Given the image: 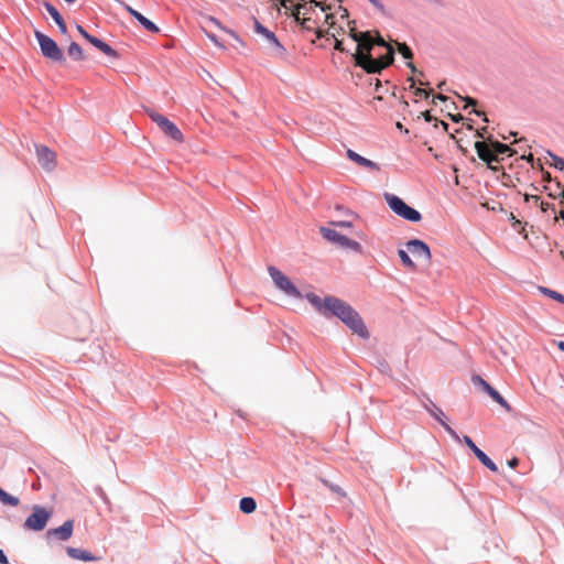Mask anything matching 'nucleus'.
<instances>
[{
    "label": "nucleus",
    "mask_w": 564,
    "mask_h": 564,
    "mask_svg": "<svg viewBox=\"0 0 564 564\" xmlns=\"http://www.w3.org/2000/svg\"><path fill=\"white\" fill-rule=\"evenodd\" d=\"M350 37L356 42L352 57L355 65L368 74H379L394 61V48L376 32L373 39L370 32H358L355 26L349 29Z\"/></svg>",
    "instance_id": "obj_1"
},
{
    "label": "nucleus",
    "mask_w": 564,
    "mask_h": 564,
    "mask_svg": "<svg viewBox=\"0 0 564 564\" xmlns=\"http://www.w3.org/2000/svg\"><path fill=\"white\" fill-rule=\"evenodd\" d=\"M306 297L323 315L326 316L328 313H330L337 316L355 334L362 338H368L369 333L361 317L349 304L343 300L335 296H327L322 300L319 296L313 293L307 294Z\"/></svg>",
    "instance_id": "obj_2"
},
{
    "label": "nucleus",
    "mask_w": 564,
    "mask_h": 564,
    "mask_svg": "<svg viewBox=\"0 0 564 564\" xmlns=\"http://www.w3.org/2000/svg\"><path fill=\"white\" fill-rule=\"evenodd\" d=\"M53 516V509L34 505L32 513L25 519L23 528L30 531H42Z\"/></svg>",
    "instance_id": "obj_3"
},
{
    "label": "nucleus",
    "mask_w": 564,
    "mask_h": 564,
    "mask_svg": "<svg viewBox=\"0 0 564 564\" xmlns=\"http://www.w3.org/2000/svg\"><path fill=\"white\" fill-rule=\"evenodd\" d=\"M34 35L39 42L41 53L44 57L56 63H64L65 56L63 51L58 47L57 43L40 31H35Z\"/></svg>",
    "instance_id": "obj_4"
},
{
    "label": "nucleus",
    "mask_w": 564,
    "mask_h": 564,
    "mask_svg": "<svg viewBox=\"0 0 564 564\" xmlns=\"http://www.w3.org/2000/svg\"><path fill=\"white\" fill-rule=\"evenodd\" d=\"M389 207L399 216L403 217L409 221H420L422 216L421 214L406 205L400 197L394 195H386Z\"/></svg>",
    "instance_id": "obj_5"
},
{
    "label": "nucleus",
    "mask_w": 564,
    "mask_h": 564,
    "mask_svg": "<svg viewBox=\"0 0 564 564\" xmlns=\"http://www.w3.org/2000/svg\"><path fill=\"white\" fill-rule=\"evenodd\" d=\"M269 274L274 283V285L285 293L289 296L300 299L302 297L301 292L291 282V280L284 275L279 269L275 267H269Z\"/></svg>",
    "instance_id": "obj_6"
},
{
    "label": "nucleus",
    "mask_w": 564,
    "mask_h": 564,
    "mask_svg": "<svg viewBox=\"0 0 564 564\" xmlns=\"http://www.w3.org/2000/svg\"><path fill=\"white\" fill-rule=\"evenodd\" d=\"M321 234L326 240L336 243L341 248L349 249L355 252H361V245L358 241L351 240L334 229L322 227Z\"/></svg>",
    "instance_id": "obj_7"
},
{
    "label": "nucleus",
    "mask_w": 564,
    "mask_h": 564,
    "mask_svg": "<svg viewBox=\"0 0 564 564\" xmlns=\"http://www.w3.org/2000/svg\"><path fill=\"white\" fill-rule=\"evenodd\" d=\"M35 150L41 166L46 171H53L56 167V153L46 145H36Z\"/></svg>",
    "instance_id": "obj_8"
},
{
    "label": "nucleus",
    "mask_w": 564,
    "mask_h": 564,
    "mask_svg": "<svg viewBox=\"0 0 564 564\" xmlns=\"http://www.w3.org/2000/svg\"><path fill=\"white\" fill-rule=\"evenodd\" d=\"M406 248L414 257L424 259L429 264L431 263V250L424 241L420 239H412L408 241Z\"/></svg>",
    "instance_id": "obj_9"
},
{
    "label": "nucleus",
    "mask_w": 564,
    "mask_h": 564,
    "mask_svg": "<svg viewBox=\"0 0 564 564\" xmlns=\"http://www.w3.org/2000/svg\"><path fill=\"white\" fill-rule=\"evenodd\" d=\"M117 3H119L131 17H133L147 31L152 33H159L160 29L149 19H147L144 15H142L140 12L134 10L132 7L127 4L122 0H115Z\"/></svg>",
    "instance_id": "obj_10"
},
{
    "label": "nucleus",
    "mask_w": 564,
    "mask_h": 564,
    "mask_svg": "<svg viewBox=\"0 0 564 564\" xmlns=\"http://www.w3.org/2000/svg\"><path fill=\"white\" fill-rule=\"evenodd\" d=\"M254 29L258 34L264 36L269 44L271 45L272 51L278 55L284 54V47L281 45L274 33L264 28L260 22L256 21Z\"/></svg>",
    "instance_id": "obj_11"
},
{
    "label": "nucleus",
    "mask_w": 564,
    "mask_h": 564,
    "mask_svg": "<svg viewBox=\"0 0 564 564\" xmlns=\"http://www.w3.org/2000/svg\"><path fill=\"white\" fill-rule=\"evenodd\" d=\"M463 442L473 451L481 464L494 473L498 471L497 465L474 443L469 436L465 435L463 437Z\"/></svg>",
    "instance_id": "obj_12"
},
{
    "label": "nucleus",
    "mask_w": 564,
    "mask_h": 564,
    "mask_svg": "<svg viewBox=\"0 0 564 564\" xmlns=\"http://www.w3.org/2000/svg\"><path fill=\"white\" fill-rule=\"evenodd\" d=\"M475 149L479 159L486 162L488 167H492V163L499 162L494 149H491L486 142L477 141L475 143Z\"/></svg>",
    "instance_id": "obj_13"
},
{
    "label": "nucleus",
    "mask_w": 564,
    "mask_h": 564,
    "mask_svg": "<svg viewBox=\"0 0 564 564\" xmlns=\"http://www.w3.org/2000/svg\"><path fill=\"white\" fill-rule=\"evenodd\" d=\"M425 409L429 411V413L434 416L441 424L442 426L445 429V431L456 441H460V437L459 435L444 421V412L437 408L434 403L431 402V406L430 405H424Z\"/></svg>",
    "instance_id": "obj_14"
},
{
    "label": "nucleus",
    "mask_w": 564,
    "mask_h": 564,
    "mask_svg": "<svg viewBox=\"0 0 564 564\" xmlns=\"http://www.w3.org/2000/svg\"><path fill=\"white\" fill-rule=\"evenodd\" d=\"M73 529L74 521L67 520L61 527L48 530L47 534L56 536L61 541H67L73 534Z\"/></svg>",
    "instance_id": "obj_15"
},
{
    "label": "nucleus",
    "mask_w": 564,
    "mask_h": 564,
    "mask_svg": "<svg viewBox=\"0 0 564 564\" xmlns=\"http://www.w3.org/2000/svg\"><path fill=\"white\" fill-rule=\"evenodd\" d=\"M161 130L171 139L175 140L178 143L184 141L183 133L181 130L167 119V121L161 127Z\"/></svg>",
    "instance_id": "obj_16"
},
{
    "label": "nucleus",
    "mask_w": 564,
    "mask_h": 564,
    "mask_svg": "<svg viewBox=\"0 0 564 564\" xmlns=\"http://www.w3.org/2000/svg\"><path fill=\"white\" fill-rule=\"evenodd\" d=\"M68 556H70L74 560H80L85 562H93L97 561L98 558L94 556L91 553L76 547H67L66 550Z\"/></svg>",
    "instance_id": "obj_17"
},
{
    "label": "nucleus",
    "mask_w": 564,
    "mask_h": 564,
    "mask_svg": "<svg viewBox=\"0 0 564 564\" xmlns=\"http://www.w3.org/2000/svg\"><path fill=\"white\" fill-rule=\"evenodd\" d=\"M87 41L91 45H94L96 48H98L100 52H102L104 54L111 56V57L117 56L116 51L110 45H108L104 41L99 40L98 37L90 35Z\"/></svg>",
    "instance_id": "obj_18"
},
{
    "label": "nucleus",
    "mask_w": 564,
    "mask_h": 564,
    "mask_svg": "<svg viewBox=\"0 0 564 564\" xmlns=\"http://www.w3.org/2000/svg\"><path fill=\"white\" fill-rule=\"evenodd\" d=\"M347 156L349 160H351L359 166L368 167V169H377V164L375 162L359 155L358 153H356L355 151H352L350 149L347 150Z\"/></svg>",
    "instance_id": "obj_19"
},
{
    "label": "nucleus",
    "mask_w": 564,
    "mask_h": 564,
    "mask_svg": "<svg viewBox=\"0 0 564 564\" xmlns=\"http://www.w3.org/2000/svg\"><path fill=\"white\" fill-rule=\"evenodd\" d=\"M239 508L243 513H251L256 510V500L251 497H245L239 502Z\"/></svg>",
    "instance_id": "obj_20"
},
{
    "label": "nucleus",
    "mask_w": 564,
    "mask_h": 564,
    "mask_svg": "<svg viewBox=\"0 0 564 564\" xmlns=\"http://www.w3.org/2000/svg\"><path fill=\"white\" fill-rule=\"evenodd\" d=\"M67 53L75 61H83L85 58L82 47L76 42L69 44Z\"/></svg>",
    "instance_id": "obj_21"
},
{
    "label": "nucleus",
    "mask_w": 564,
    "mask_h": 564,
    "mask_svg": "<svg viewBox=\"0 0 564 564\" xmlns=\"http://www.w3.org/2000/svg\"><path fill=\"white\" fill-rule=\"evenodd\" d=\"M0 502L7 506L17 507L20 503V499L18 497L9 495L0 487Z\"/></svg>",
    "instance_id": "obj_22"
},
{
    "label": "nucleus",
    "mask_w": 564,
    "mask_h": 564,
    "mask_svg": "<svg viewBox=\"0 0 564 564\" xmlns=\"http://www.w3.org/2000/svg\"><path fill=\"white\" fill-rule=\"evenodd\" d=\"M498 404H500L506 410L510 411V404L505 400V398L494 388L487 392Z\"/></svg>",
    "instance_id": "obj_23"
},
{
    "label": "nucleus",
    "mask_w": 564,
    "mask_h": 564,
    "mask_svg": "<svg viewBox=\"0 0 564 564\" xmlns=\"http://www.w3.org/2000/svg\"><path fill=\"white\" fill-rule=\"evenodd\" d=\"M491 147L494 149V152L497 154V156L499 154L512 155V151H511L510 147L507 145V144H503V143H500L498 141H495V142L491 143Z\"/></svg>",
    "instance_id": "obj_24"
},
{
    "label": "nucleus",
    "mask_w": 564,
    "mask_h": 564,
    "mask_svg": "<svg viewBox=\"0 0 564 564\" xmlns=\"http://www.w3.org/2000/svg\"><path fill=\"white\" fill-rule=\"evenodd\" d=\"M408 82H410V89L414 90L415 96L423 97V98H427L430 96V91H427L421 87H415L416 82L413 77H409Z\"/></svg>",
    "instance_id": "obj_25"
},
{
    "label": "nucleus",
    "mask_w": 564,
    "mask_h": 564,
    "mask_svg": "<svg viewBox=\"0 0 564 564\" xmlns=\"http://www.w3.org/2000/svg\"><path fill=\"white\" fill-rule=\"evenodd\" d=\"M43 6L48 12V14L52 17V19L55 21V23L63 19V17L59 14V12L53 4H51L50 2H43Z\"/></svg>",
    "instance_id": "obj_26"
},
{
    "label": "nucleus",
    "mask_w": 564,
    "mask_h": 564,
    "mask_svg": "<svg viewBox=\"0 0 564 564\" xmlns=\"http://www.w3.org/2000/svg\"><path fill=\"white\" fill-rule=\"evenodd\" d=\"M398 51L399 53L408 61H411L413 58V53L411 48L405 43H398Z\"/></svg>",
    "instance_id": "obj_27"
},
{
    "label": "nucleus",
    "mask_w": 564,
    "mask_h": 564,
    "mask_svg": "<svg viewBox=\"0 0 564 564\" xmlns=\"http://www.w3.org/2000/svg\"><path fill=\"white\" fill-rule=\"evenodd\" d=\"M398 253H399V257H400V259H401L402 263H403L405 267L410 268L411 270H415L416 265H415V263L412 261V259L409 257V254H408V252H406V251H404V250H399V252H398Z\"/></svg>",
    "instance_id": "obj_28"
},
{
    "label": "nucleus",
    "mask_w": 564,
    "mask_h": 564,
    "mask_svg": "<svg viewBox=\"0 0 564 564\" xmlns=\"http://www.w3.org/2000/svg\"><path fill=\"white\" fill-rule=\"evenodd\" d=\"M149 117L154 121L160 128L167 121V118L156 111H150Z\"/></svg>",
    "instance_id": "obj_29"
},
{
    "label": "nucleus",
    "mask_w": 564,
    "mask_h": 564,
    "mask_svg": "<svg viewBox=\"0 0 564 564\" xmlns=\"http://www.w3.org/2000/svg\"><path fill=\"white\" fill-rule=\"evenodd\" d=\"M323 14H324V23L328 25V29L326 31H324V33H325V35L330 34L329 31L332 29H334V25H335L334 14L330 12H327V11Z\"/></svg>",
    "instance_id": "obj_30"
},
{
    "label": "nucleus",
    "mask_w": 564,
    "mask_h": 564,
    "mask_svg": "<svg viewBox=\"0 0 564 564\" xmlns=\"http://www.w3.org/2000/svg\"><path fill=\"white\" fill-rule=\"evenodd\" d=\"M545 294H547L553 300H556L560 303H564V296L555 291L542 289Z\"/></svg>",
    "instance_id": "obj_31"
},
{
    "label": "nucleus",
    "mask_w": 564,
    "mask_h": 564,
    "mask_svg": "<svg viewBox=\"0 0 564 564\" xmlns=\"http://www.w3.org/2000/svg\"><path fill=\"white\" fill-rule=\"evenodd\" d=\"M330 9L329 6H325L324 1L317 7V13H312V17H317V20L321 21V15Z\"/></svg>",
    "instance_id": "obj_32"
},
{
    "label": "nucleus",
    "mask_w": 564,
    "mask_h": 564,
    "mask_svg": "<svg viewBox=\"0 0 564 564\" xmlns=\"http://www.w3.org/2000/svg\"><path fill=\"white\" fill-rule=\"evenodd\" d=\"M329 35H330L332 37H334V39H335V46H334V47H335V50H337V51H339V52H348V50H346V48L344 47L343 41H341V40H338V37H337V34H336V33L330 32V34H329Z\"/></svg>",
    "instance_id": "obj_33"
},
{
    "label": "nucleus",
    "mask_w": 564,
    "mask_h": 564,
    "mask_svg": "<svg viewBox=\"0 0 564 564\" xmlns=\"http://www.w3.org/2000/svg\"><path fill=\"white\" fill-rule=\"evenodd\" d=\"M474 382L479 384L486 392H488L489 390H491V386L485 381L481 377L477 376L474 378Z\"/></svg>",
    "instance_id": "obj_34"
},
{
    "label": "nucleus",
    "mask_w": 564,
    "mask_h": 564,
    "mask_svg": "<svg viewBox=\"0 0 564 564\" xmlns=\"http://www.w3.org/2000/svg\"><path fill=\"white\" fill-rule=\"evenodd\" d=\"M550 155H551V158H552V160H553V163H552V164H553L555 167L560 169V170H564V159H562V158H560V156H556V155H554V154H551V153H550Z\"/></svg>",
    "instance_id": "obj_35"
},
{
    "label": "nucleus",
    "mask_w": 564,
    "mask_h": 564,
    "mask_svg": "<svg viewBox=\"0 0 564 564\" xmlns=\"http://www.w3.org/2000/svg\"><path fill=\"white\" fill-rule=\"evenodd\" d=\"M376 9L384 13V6L380 0H368Z\"/></svg>",
    "instance_id": "obj_36"
},
{
    "label": "nucleus",
    "mask_w": 564,
    "mask_h": 564,
    "mask_svg": "<svg viewBox=\"0 0 564 564\" xmlns=\"http://www.w3.org/2000/svg\"><path fill=\"white\" fill-rule=\"evenodd\" d=\"M56 24H57V26H58V29H59L62 34H66L67 33V25H66L64 19H62L61 21L56 22Z\"/></svg>",
    "instance_id": "obj_37"
},
{
    "label": "nucleus",
    "mask_w": 564,
    "mask_h": 564,
    "mask_svg": "<svg viewBox=\"0 0 564 564\" xmlns=\"http://www.w3.org/2000/svg\"><path fill=\"white\" fill-rule=\"evenodd\" d=\"M524 200H525V202H532V200H533L535 204H538V203H539V200H540V197H539V196H536V195H529V194H525V195H524Z\"/></svg>",
    "instance_id": "obj_38"
},
{
    "label": "nucleus",
    "mask_w": 564,
    "mask_h": 564,
    "mask_svg": "<svg viewBox=\"0 0 564 564\" xmlns=\"http://www.w3.org/2000/svg\"><path fill=\"white\" fill-rule=\"evenodd\" d=\"M334 226L343 227V228H350L352 225L349 221H334L332 223Z\"/></svg>",
    "instance_id": "obj_39"
},
{
    "label": "nucleus",
    "mask_w": 564,
    "mask_h": 564,
    "mask_svg": "<svg viewBox=\"0 0 564 564\" xmlns=\"http://www.w3.org/2000/svg\"><path fill=\"white\" fill-rule=\"evenodd\" d=\"M540 205V208L542 212H546L549 208H552L554 210V207L553 205L549 204V203H545V202H540L538 203Z\"/></svg>",
    "instance_id": "obj_40"
},
{
    "label": "nucleus",
    "mask_w": 564,
    "mask_h": 564,
    "mask_svg": "<svg viewBox=\"0 0 564 564\" xmlns=\"http://www.w3.org/2000/svg\"><path fill=\"white\" fill-rule=\"evenodd\" d=\"M462 99L466 101L465 108L468 106H476V104H477L476 99H474L471 97H462Z\"/></svg>",
    "instance_id": "obj_41"
},
{
    "label": "nucleus",
    "mask_w": 564,
    "mask_h": 564,
    "mask_svg": "<svg viewBox=\"0 0 564 564\" xmlns=\"http://www.w3.org/2000/svg\"><path fill=\"white\" fill-rule=\"evenodd\" d=\"M77 30L78 32L82 34L83 37H85L86 40H88V37L90 36V34L82 26V25H77Z\"/></svg>",
    "instance_id": "obj_42"
},
{
    "label": "nucleus",
    "mask_w": 564,
    "mask_h": 564,
    "mask_svg": "<svg viewBox=\"0 0 564 564\" xmlns=\"http://www.w3.org/2000/svg\"><path fill=\"white\" fill-rule=\"evenodd\" d=\"M519 465V459L517 457L511 458L508 460V466L510 468H516Z\"/></svg>",
    "instance_id": "obj_43"
},
{
    "label": "nucleus",
    "mask_w": 564,
    "mask_h": 564,
    "mask_svg": "<svg viewBox=\"0 0 564 564\" xmlns=\"http://www.w3.org/2000/svg\"><path fill=\"white\" fill-rule=\"evenodd\" d=\"M271 1L276 7L280 4V6H283L286 10L291 9V7H289V4H286L285 1H283V0H271Z\"/></svg>",
    "instance_id": "obj_44"
},
{
    "label": "nucleus",
    "mask_w": 564,
    "mask_h": 564,
    "mask_svg": "<svg viewBox=\"0 0 564 564\" xmlns=\"http://www.w3.org/2000/svg\"><path fill=\"white\" fill-rule=\"evenodd\" d=\"M436 100L445 101V100H447V97H446V96H444V95H442V94H438V95L434 96V98H433L432 102H433L434 105H436Z\"/></svg>",
    "instance_id": "obj_45"
},
{
    "label": "nucleus",
    "mask_w": 564,
    "mask_h": 564,
    "mask_svg": "<svg viewBox=\"0 0 564 564\" xmlns=\"http://www.w3.org/2000/svg\"><path fill=\"white\" fill-rule=\"evenodd\" d=\"M338 11H339V13H340V18H341V19H346V18H348V10H347V9H345V8H343V7H338Z\"/></svg>",
    "instance_id": "obj_46"
},
{
    "label": "nucleus",
    "mask_w": 564,
    "mask_h": 564,
    "mask_svg": "<svg viewBox=\"0 0 564 564\" xmlns=\"http://www.w3.org/2000/svg\"><path fill=\"white\" fill-rule=\"evenodd\" d=\"M406 67H409L412 73H419L416 66L411 61L406 63ZM420 74L422 75V72H420Z\"/></svg>",
    "instance_id": "obj_47"
},
{
    "label": "nucleus",
    "mask_w": 564,
    "mask_h": 564,
    "mask_svg": "<svg viewBox=\"0 0 564 564\" xmlns=\"http://www.w3.org/2000/svg\"><path fill=\"white\" fill-rule=\"evenodd\" d=\"M422 116L427 122H431L434 119L429 110L424 111Z\"/></svg>",
    "instance_id": "obj_48"
},
{
    "label": "nucleus",
    "mask_w": 564,
    "mask_h": 564,
    "mask_svg": "<svg viewBox=\"0 0 564 564\" xmlns=\"http://www.w3.org/2000/svg\"><path fill=\"white\" fill-rule=\"evenodd\" d=\"M451 119L454 121V122H459L464 119V117L462 115H449Z\"/></svg>",
    "instance_id": "obj_49"
},
{
    "label": "nucleus",
    "mask_w": 564,
    "mask_h": 564,
    "mask_svg": "<svg viewBox=\"0 0 564 564\" xmlns=\"http://www.w3.org/2000/svg\"><path fill=\"white\" fill-rule=\"evenodd\" d=\"M0 564H8V558L2 550H0Z\"/></svg>",
    "instance_id": "obj_50"
},
{
    "label": "nucleus",
    "mask_w": 564,
    "mask_h": 564,
    "mask_svg": "<svg viewBox=\"0 0 564 564\" xmlns=\"http://www.w3.org/2000/svg\"><path fill=\"white\" fill-rule=\"evenodd\" d=\"M473 112H475L477 116L482 117L484 121L488 122V119L486 117V113L479 110L474 109Z\"/></svg>",
    "instance_id": "obj_51"
},
{
    "label": "nucleus",
    "mask_w": 564,
    "mask_h": 564,
    "mask_svg": "<svg viewBox=\"0 0 564 564\" xmlns=\"http://www.w3.org/2000/svg\"><path fill=\"white\" fill-rule=\"evenodd\" d=\"M329 487H330V489H332V490H334L335 492H338V494L344 495V492H341V489H340L339 487H337V486H333V485H330Z\"/></svg>",
    "instance_id": "obj_52"
},
{
    "label": "nucleus",
    "mask_w": 564,
    "mask_h": 564,
    "mask_svg": "<svg viewBox=\"0 0 564 564\" xmlns=\"http://www.w3.org/2000/svg\"><path fill=\"white\" fill-rule=\"evenodd\" d=\"M557 348L564 352V341H557L556 343Z\"/></svg>",
    "instance_id": "obj_53"
},
{
    "label": "nucleus",
    "mask_w": 564,
    "mask_h": 564,
    "mask_svg": "<svg viewBox=\"0 0 564 564\" xmlns=\"http://www.w3.org/2000/svg\"><path fill=\"white\" fill-rule=\"evenodd\" d=\"M485 132H486V128H482V129L477 131V135L480 137V138H484Z\"/></svg>",
    "instance_id": "obj_54"
},
{
    "label": "nucleus",
    "mask_w": 564,
    "mask_h": 564,
    "mask_svg": "<svg viewBox=\"0 0 564 564\" xmlns=\"http://www.w3.org/2000/svg\"><path fill=\"white\" fill-rule=\"evenodd\" d=\"M511 219L514 220V224L512 225L513 227H516L517 225H520V221L519 220H516L514 216L511 214Z\"/></svg>",
    "instance_id": "obj_55"
},
{
    "label": "nucleus",
    "mask_w": 564,
    "mask_h": 564,
    "mask_svg": "<svg viewBox=\"0 0 564 564\" xmlns=\"http://www.w3.org/2000/svg\"><path fill=\"white\" fill-rule=\"evenodd\" d=\"M489 169L492 170V171H498L499 170V167L496 164H494V163H492V167H489Z\"/></svg>",
    "instance_id": "obj_56"
},
{
    "label": "nucleus",
    "mask_w": 564,
    "mask_h": 564,
    "mask_svg": "<svg viewBox=\"0 0 564 564\" xmlns=\"http://www.w3.org/2000/svg\"><path fill=\"white\" fill-rule=\"evenodd\" d=\"M441 123H442L443 128H444L445 130H447L448 124H447L446 122H444V121H442Z\"/></svg>",
    "instance_id": "obj_57"
},
{
    "label": "nucleus",
    "mask_w": 564,
    "mask_h": 564,
    "mask_svg": "<svg viewBox=\"0 0 564 564\" xmlns=\"http://www.w3.org/2000/svg\"><path fill=\"white\" fill-rule=\"evenodd\" d=\"M528 161H532L533 160V155L532 154H529V156L527 158Z\"/></svg>",
    "instance_id": "obj_58"
},
{
    "label": "nucleus",
    "mask_w": 564,
    "mask_h": 564,
    "mask_svg": "<svg viewBox=\"0 0 564 564\" xmlns=\"http://www.w3.org/2000/svg\"><path fill=\"white\" fill-rule=\"evenodd\" d=\"M356 236H357V237H359V238H361V237H362V232H361V231H358V232H356Z\"/></svg>",
    "instance_id": "obj_59"
},
{
    "label": "nucleus",
    "mask_w": 564,
    "mask_h": 564,
    "mask_svg": "<svg viewBox=\"0 0 564 564\" xmlns=\"http://www.w3.org/2000/svg\"><path fill=\"white\" fill-rule=\"evenodd\" d=\"M329 32H334V33H336L338 35V30H336L335 28L332 29Z\"/></svg>",
    "instance_id": "obj_60"
},
{
    "label": "nucleus",
    "mask_w": 564,
    "mask_h": 564,
    "mask_svg": "<svg viewBox=\"0 0 564 564\" xmlns=\"http://www.w3.org/2000/svg\"><path fill=\"white\" fill-rule=\"evenodd\" d=\"M377 88L381 86V83L379 79H377V84H376Z\"/></svg>",
    "instance_id": "obj_61"
},
{
    "label": "nucleus",
    "mask_w": 564,
    "mask_h": 564,
    "mask_svg": "<svg viewBox=\"0 0 564 564\" xmlns=\"http://www.w3.org/2000/svg\"><path fill=\"white\" fill-rule=\"evenodd\" d=\"M419 84H420L421 86L427 85V83H424V82H421V80H419Z\"/></svg>",
    "instance_id": "obj_62"
},
{
    "label": "nucleus",
    "mask_w": 564,
    "mask_h": 564,
    "mask_svg": "<svg viewBox=\"0 0 564 564\" xmlns=\"http://www.w3.org/2000/svg\"><path fill=\"white\" fill-rule=\"evenodd\" d=\"M67 3H74L76 0H65Z\"/></svg>",
    "instance_id": "obj_63"
},
{
    "label": "nucleus",
    "mask_w": 564,
    "mask_h": 564,
    "mask_svg": "<svg viewBox=\"0 0 564 564\" xmlns=\"http://www.w3.org/2000/svg\"><path fill=\"white\" fill-rule=\"evenodd\" d=\"M397 127H398L399 129H401V128H402V124H401L400 122H398V123H397Z\"/></svg>",
    "instance_id": "obj_64"
}]
</instances>
